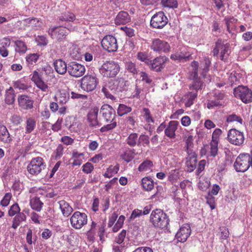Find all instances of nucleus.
Masks as SVG:
<instances>
[{"label": "nucleus", "instance_id": "28", "mask_svg": "<svg viewBox=\"0 0 252 252\" xmlns=\"http://www.w3.org/2000/svg\"><path fill=\"white\" fill-rule=\"evenodd\" d=\"M24 25L32 29L37 30L42 26V23L37 18H28L23 20Z\"/></svg>", "mask_w": 252, "mask_h": 252}, {"label": "nucleus", "instance_id": "14", "mask_svg": "<svg viewBox=\"0 0 252 252\" xmlns=\"http://www.w3.org/2000/svg\"><path fill=\"white\" fill-rule=\"evenodd\" d=\"M168 58L164 56H160L153 60H150L148 66L151 70L159 72L165 67V64Z\"/></svg>", "mask_w": 252, "mask_h": 252}, {"label": "nucleus", "instance_id": "47", "mask_svg": "<svg viewBox=\"0 0 252 252\" xmlns=\"http://www.w3.org/2000/svg\"><path fill=\"white\" fill-rule=\"evenodd\" d=\"M138 147H140L141 145L143 146H148L149 145V139L148 136L141 134L138 138Z\"/></svg>", "mask_w": 252, "mask_h": 252}, {"label": "nucleus", "instance_id": "58", "mask_svg": "<svg viewBox=\"0 0 252 252\" xmlns=\"http://www.w3.org/2000/svg\"><path fill=\"white\" fill-rule=\"evenodd\" d=\"M12 189L14 191L20 192L23 189V185L19 181H15L13 184Z\"/></svg>", "mask_w": 252, "mask_h": 252}, {"label": "nucleus", "instance_id": "34", "mask_svg": "<svg viewBox=\"0 0 252 252\" xmlns=\"http://www.w3.org/2000/svg\"><path fill=\"white\" fill-rule=\"evenodd\" d=\"M138 134L136 133H130L126 139V144L131 147L138 146Z\"/></svg>", "mask_w": 252, "mask_h": 252}, {"label": "nucleus", "instance_id": "62", "mask_svg": "<svg viewBox=\"0 0 252 252\" xmlns=\"http://www.w3.org/2000/svg\"><path fill=\"white\" fill-rule=\"evenodd\" d=\"M126 235V231L123 230L119 234L118 237L116 238V242L117 243L121 244L124 241Z\"/></svg>", "mask_w": 252, "mask_h": 252}, {"label": "nucleus", "instance_id": "64", "mask_svg": "<svg viewBox=\"0 0 252 252\" xmlns=\"http://www.w3.org/2000/svg\"><path fill=\"white\" fill-rule=\"evenodd\" d=\"M179 177V172L177 170H172L168 176V179L170 181H174L177 180Z\"/></svg>", "mask_w": 252, "mask_h": 252}, {"label": "nucleus", "instance_id": "41", "mask_svg": "<svg viewBox=\"0 0 252 252\" xmlns=\"http://www.w3.org/2000/svg\"><path fill=\"white\" fill-rule=\"evenodd\" d=\"M119 170V167L115 166H110L106 170L105 173L104 174V176L110 178L113 176L115 174L117 173Z\"/></svg>", "mask_w": 252, "mask_h": 252}, {"label": "nucleus", "instance_id": "25", "mask_svg": "<svg viewBox=\"0 0 252 252\" xmlns=\"http://www.w3.org/2000/svg\"><path fill=\"white\" fill-rule=\"evenodd\" d=\"M54 64L56 71L60 74H64L68 71V65L62 59L57 60Z\"/></svg>", "mask_w": 252, "mask_h": 252}, {"label": "nucleus", "instance_id": "2", "mask_svg": "<svg viewBox=\"0 0 252 252\" xmlns=\"http://www.w3.org/2000/svg\"><path fill=\"white\" fill-rule=\"evenodd\" d=\"M100 114L105 122L109 123L101 127L100 132H107L116 127L117 122L115 119V111L111 106L107 104H103L100 108Z\"/></svg>", "mask_w": 252, "mask_h": 252}, {"label": "nucleus", "instance_id": "40", "mask_svg": "<svg viewBox=\"0 0 252 252\" xmlns=\"http://www.w3.org/2000/svg\"><path fill=\"white\" fill-rule=\"evenodd\" d=\"M132 109L130 107H128L125 104H120L117 110V113L119 116H122L130 112Z\"/></svg>", "mask_w": 252, "mask_h": 252}, {"label": "nucleus", "instance_id": "19", "mask_svg": "<svg viewBox=\"0 0 252 252\" xmlns=\"http://www.w3.org/2000/svg\"><path fill=\"white\" fill-rule=\"evenodd\" d=\"M191 230L189 224L183 225L176 234V239L178 241L184 243L186 242L190 234Z\"/></svg>", "mask_w": 252, "mask_h": 252}, {"label": "nucleus", "instance_id": "10", "mask_svg": "<svg viewBox=\"0 0 252 252\" xmlns=\"http://www.w3.org/2000/svg\"><path fill=\"white\" fill-rule=\"evenodd\" d=\"M168 23V19L162 11L156 13L151 18V26L156 29L163 28Z\"/></svg>", "mask_w": 252, "mask_h": 252}, {"label": "nucleus", "instance_id": "31", "mask_svg": "<svg viewBox=\"0 0 252 252\" xmlns=\"http://www.w3.org/2000/svg\"><path fill=\"white\" fill-rule=\"evenodd\" d=\"M197 96V93L191 92H189L185 95V104L186 107H189L193 103Z\"/></svg>", "mask_w": 252, "mask_h": 252}, {"label": "nucleus", "instance_id": "27", "mask_svg": "<svg viewBox=\"0 0 252 252\" xmlns=\"http://www.w3.org/2000/svg\"><path fill=\"white\" fill-rule=\"evenodd\" d=\"M217 45L220 48V58L222 61H225L229 55V44L228 43L223 44L221 40H218Z\"/></svg>", "mask_w": 252, "mask_h": 252}, {"label": "nucleus", "instance_id": "29", "mask_svg": "<svg viewBox=\"0 0 252 252\" xmlns=\"http://www.w3.org/2000/svg\"><path fill=\"white\" fill-rule=\"evenodd\" d=\"M11 140L12 138L6 126L0 124V141L5 143Z\"/></svg>", "mask_w": 252, "mask_h": 252}, {"label": "nucleus", "instance_id": "37", "mask_svg": "<svg viewBox=\"0 0 252 252\" xmlns=\"http://www.w3.org/2000/svg\"><path fill=\"white\" fill-rule=\"evenodd\" d=\"M36 121L32 118H29L26 121V133H31L35 128Z\"/></svg>", "mask_w": 252, "mask_h": 252}, {"label": "nucleus", "instance_id": "53", "mask_svg": "<svg viewBox=\"0 0 252 252\" xmlns=\"http://www.w3.org/2000/svg\"><path fill=\"white\" fill-rule=\"evenodd\" d=\"M222 105L221 102L219 100L216 99L215 97L214 99L210 100L207 103V107L209 109H212L214 107L219 106Z\"/></svg>", "mask_w": 252, "mask_h": 252}, {"label": "nucleus", "instance_id": "30", "mask_svg": "<svg viewBox=\"0 0 252 252\" xmlns=\"http://www.w3.org/2000/svg\"><path fill=\"white\" fill-rule=\"evenodd\" d=\"M60 208L62 210V212L64 217H68L73 212L72 208L69 204L63 200L58 202Z\"/></svg>", "mask_w": 252, "mask_h": 252}, {"label": "nucleus", "instance_id": "54", "mask_svg": "<svg viewBox=\"0 0 252 252\" xmlns=\"http://www.w3.org/2000/svg\"><path fill=\"white\" fill-rule=\"evenodd\" d=\"M144 113L143 116L147 123H153L154 120L151 116V113L149 109L147 108H144L143 109Z\"/></svg>", "mask_w": 252, "mask_h": 252}, {"label": "nucleus", "instance_id": "6", "mask_svg": "<svg viewBox=\"0 0 252 252\" xmlns=\"http://www.w3.org/2000/svg\"><path fill=\"white\" fill-rule=\"evenodd\" d=\"M98 83V80L94 74H87L81 79V88L86 92L94 90Z\"/></svg>", "mask_w": 252, "mask_h": 252}, {"label": "nucleus", "instance_id": "24", "mask_svg": "<svg viewBox=\"0 0 252 252\" xmlns=\"http://www.w3.org/2000/svg\"><path fill=\"white\" fill-rule=\"evenodd\" d=\"M191 58L190 54L186 52L184 49L171 55V59L179 61H187L189 60Z\"/></svg>", "mask_w": 252, "mask_h": 252}, {"label": "nucleus", "instance_id": "49", "mask_svg": "<svg viewBox=\"0 0 252 252\" xmlns=\"http://www.w3.org/2000/svg\"><path fill=\"white\" fill-rule=\"evenodd\" d=\"M161 3L163 6L169 8H176L178 5L176 0H162Z\"/></svg>", "mask_w": 252, "mask_h": 252}, {"label": "nucleus", "instance_id": "38", "mask_svg": "<svg viewBox=\"0 0 252 252\" xmlns=\"http://www.w3.org/2000/svg\"><path fill=\"white\" fill-rule=\"evenodd\" d=\"M134 149H128L126 150L123 154L121 155V158L125 161L129 162L132 160L134 158Z\"/></svg>", "mask_w": 252, "mask_h": 252}, {"label": "nucleus", "instance_id": "60", "mask_svg": "<svg viewBox=\"0 0 252 252\" xmlns=\"http://www.w3.org/2000/svg\"><path fill=\"white\" fill-rule=\"evenodd\" d=\"M137 58L141 61L145 62L146 64L148 65L150 60L148 59L147 55L145 53L143 52L138 53L137 54Z\"/></svg>", "mask_w": 252, "mask_h": 252}, {"label": "nucleus", "instance_id": "32", "mask_svg": "<svg viewBox=\"0 0 252 252\" xmlns=\"http://www.w3.org/2000/svg\"><path fill=\"white\" fill-rule=\"evenodd\" d=\"M30 205L31 208L37 212H40L43 205V203L40 200L39 198L34 197L30 200Z\"/></svg>", "mask_w": 252, "mask_h": 252}, {"label": "nucleus", "instance_id": "9", "mask_svg": "<svg viewBox=\"0 0 252 252\" xmlns=\"http://www.w3.org/2000/svg\"><path fill=\"white\" fill-rule=\"evenodd\" d=\"M76 20V17L72 13L67 12L62 14L58 17V22L62 27L64 26V28L67 29L69 31H74L75 27H73L70 22H73Z\"/></svg>", "mask_w": 252, "mask_h": 252}, {"label": "nucleus", "instance_id": "4", "mask_svg": "<svg viewBox=\"0 0 252 252\" xmlns=\"http://www.w3.org/2000/svg\"><path fill=\"white\" fill-rule=\"evenodd\" d=\"M120 70V67L118 63L114 61H107L103 63L99 68L100 73L106 78L115 77Z\"/></svg>", "mask_w": 252, "mask_h": 252}, {"label": "nucleus", "instance_id": "11", "mask_svg": "<svg viewBox=\"0 0 252 252\" xmlns=\"http://www.w3.org/2000/svg\"><path fill=\"white\" fill-rule=\"evenodd\" d=\"M86 71L85 66L76 62H72L68 64V73L74 77L82 76Z\"/></svg>", "mask_w": 252, "mask_h": 252}, {"label": "nucleus", "instance_id": "26", "mask_svg": "<svg viewBox=\"0 0 252 252\" xmlns=\"http://www.w3.org/2000/svg\"><path fill=\"white\" fill-rule=\"evenodd\" d=\"M69 98V92L64 90H60L55 96L56 101L61 104H64L67 102Z\"/></svg>", "mask_w": 252, "mask_h": 252}, {"label": "nucleus", "instance_id": "35", "mask_svg": "<svg viewBox=\"0 0 252 252\" xmlns=\"http://www.w3.org/2000/svg\"><path fill=\"white\" fill-rule=\"evenodd\" d=\"M211 62L208 58L205 57L201 62L200 68L202 70L201 75L205 77L206 73L208 71Z\"/></svg>", "mask_w": 252, "mask_h": 252}, {"label": "nucleus", "instance_id": "43", "mask_svg": "<svg viewBox=\"0 0 252 252\" xmlns=\"http://www.w3.org/2000/svg\"><path fill=\"white\" fill-rule=\"evenodd\" d=\"M226 122L227 123L237 122L241 125L243 124L242 119L235 114H232L227 116L226 117Z\"/></svg>", "mask_w": 252, "mask_h": 252}, {"label": "nucleus", "instance_id": "44", "mask_svg": "<svg viewBox=\"0 0 252 252\" xmlns=\"http://www.w3.org/2000/svg\"><path fill=\"white\" fill-rule=\"evenodd\" d=\"M39 57V55L37 53L29 54L26 58V61L29 64L33 65L36 63Z\"/></svg>", "mask_w": 252, "mask_h": 252}, {"label": "nucleus", "instance_id": "23", "mask_svg": "<svg viewBox=\"0 0 252 252\" xmlns=\"http://www.w3.org/2000/svg\"><path fill=\"white\" fill-rule=\"evenodd\" d=\"M130 21L128 13L126 11H120L115 18V23L117 25H125Z\"/></svg>", "mask_w": 252, "mask_h": 252}, {"label": "nucleus", "instance_id": "50", "mask_svg": "<svg viewBox=\"0 0 252 252\" xmlns=\"http://www.w3.org/2000/svg\"><path fill=\"white\" fill-rule=\"evenodd\" d=\"M140 76L142 81L149 85L152 83L153 81L152 79L151 78V76L146 72L143 71L140 72Z\"/></svg>", "mask_w": 252, "mask_h": 252}, {"label": "nucleus", "instance_id": "55", "mask_svg": "<svg viewBox=\"0 0 252 252\" xmlns=\"http://www.w3.org/2000/svg\"><path fill=\"white\" fill-rule=\"evenodd\" d=\"M220 237L222 239H226L229 235V232L227 228L225 226H221L220 227Z\"/></svg>", "mask_w": 252, "mask_h": 252}, {"label": "nucleus", "instance_id": "51", "mask_svg": "<svg viewBox=\"0 0 252 252\" xmlns=\"http://www.w3.org/2000/svg\"><path fill=\"white\" fill-rule=\"evenodd\" d=\"M12 195L10 193H6L2 199L1 200L0 204L3 207H6L9 204L10 201L11 199Z\"/></svg>", "mask_w": 252, "mask_h": 252}, {"label": "nucleus", "instance_id": "5", "mask_svg": "<svg viewBox=\"0 0 252 252\" xmlns=\"http://www.w3.org/2000/svg\"><path fill=\"white\" fill-rule=\"evenodd\" d=\"M234 96L245 103L252 102V91L248 87L240 85L233 90Z\"/></svg>", "mask_w": 252, "mask_h": 252}, {"label": "nucleus", "instance_id": "63", "mask_svg": "<svg viewBox=\"0 0 252 252\" xmlns=\"http://www.w3.org/2000/svg\"><path fill=\"white\" fill-rule=\"evenodd\" d=\"M36 41L40 45L45 46L48 43V40L46 37L43 35L38 36L36 38Z\"/></svg>", "mask_w": 252, "mask_h": 252}, {"label": "nucleus", "instance_id": "15", "mask_svg": "<svg viewBox=\"0 0 252 252\" xmlns=\"http://www.w3.org/2000/svg\"><path fill=\"white\" fill-rule=\"evenodd\" d=\"M151 48L155 52L158 53H166L169 52L170 49V46L167 42L158 38L153 40Z\"/></svg>", "mask_w": 252, "mask_h": 252}, {"label": "nucleus", "instance_id": "17", "mask_svg": "<svg viewBox=\"0 0 252 252\" xmlns=\"http://www.w3.org/2000/svg\"><path fill=\"white\" fill-rule=\"evenodd\" d=\"M64 26L56 27L50 28L48 30V33L53 39H56L59 41H61L64 39L66 35L67 32Z\"/></svg>", "mask_w": 252, "mask_h": 252}, {"label": "nucleus", "instance_id": "1", "mask_svg": "<svg viewBox=\"0 0 252 252\" xmlns=\"http://www.w3.org/2000/svg\"><path fill=\"white\" fill-rule=\"evenodd\" d=\"M127 81L123 77H118L111 80L102 88V92L105 96L111 99H113L114 96L112 93L122 92L127 90Z\"/></svg>", "mask_w": 252, "mask_h": 252}, {"label": "nucleus", "instance_id": "48", "mask_svg": "<svg viewBox=\"0 0 252 252\" xmlns=\"http://www.w3.org/2000/svg\"><path fill=\"white\" fill-rule=\"evenodd\" d=\"M210 154L213 157H215L218 154V141L212 140L210 143Z\"/></svg>", "mask_w": 252, "mask_h": 252}, {"label": "nucleus", "instance_id": "20", "mask_svg": "<svg viewBox=\"0 0 252 252\" xmlns=\"http://www.w3.org/2000/svg\"><path fill=\"white\" fill-rule=\"evenodd\" d=\"M32 80L34 83L36 87L42 91L48 92L49 87L48 85L43 81L42 76L37 71H34L33 72Z\"/></svg>", "mask_w": 252, "mask_h": 252}, {"label": "nucleus", "instance_id": "42", "mask_svg": "<svg viewBox=\"0 0 252 252\" xmlns=\"http://www.w3.org/2000/svg\"><path fill=\"white\" fill-rule=\"evenodd\" d=\"M196 158L187 159L186 165L188 167V171L189 172L193 171L196 167Z\"/></svg>", "mask_w": 252, "mask_h": 252}, {"label": "nucleus", "instance_id": "8", "mask_svg": "<svg viewBox=\"0 0 252 252\" xmlns=\"http://www.w3.org/2000/svg\"><path fill=\"white\" fill-rule=\"evenodd\" d=\"M87 216L84 213L76 211L70 219L71 226L75 229H81L87 223Z\"/></svg>", "mask_w": 252, "mask_h": 252}, {"label": "nucleus", "instance_id": "21", "mask_svg": "<svg viewBox=\"0 0 252 252\" xmlns=\"http://www.w3.org/2000/svg\"><path fill=\"white\" fill-rule=\"evenodd\" d=\"M99 109L97 107H94L92 109L87 115V120L89 125L91 126H100L101 124L99 123L97 120V115Z\"/></svg>", "mask_w": 252, "mask_h": 252}, {"label": "nucleus", "instance_id": "3", "mask_svg": "<svg viewBox=\"0 0 252 252\" xmlns=\"http://www.w3.org/2000/svg\"><path fill=\"white\" fill-rule=\"evenodd\" d=\"M150 220L154 227L161 229L167 228L169 223V219L166 214L158 209L152 212Z\"/></svg>", "mask_w": 252, "mask_h": 252}, {"label": "nucleus", "instance_id": "39", "mask_svg": "<svg viewBox=\"0 0 252 252\" xmlns=\"http://www.w3.org/2000/svg\"><path fill=\"white\" fill-rule=\"evenodd\" d=\"M15 44L16 46L15 51L17 52L25 53L27 50V47L25 43L21 40L15 41Z\"/></svg>", "mask_w": 252, "mask_h": 252}, {"label": "nucleus", "instance_id": "56", "mask_svg": "<svg viewBox=\"0 0 252 252\" xmlns=\"http://www.w3.org/2000/svg\"><path fill=\"white\" fill-rule=\"evenodd\" d=\"M94 169V166L90 162H87L82 166V171L85 173H90Z\"/></svg>", "mask_w": 252, "mask_h": 252}, {"label": "nucleus", "instance_id": "13", "mask_svg": "<svg viewBox=\"0 0 252 252\" xmlns=\"http://www.w3.org/2000/svg\"><path fill=\"white\" fill-rule=\"evenodd\" d=\"M227 138L230 143L238 146L242 145L244 141L243 133L234 128L229 130Z\"/></svg>", "mask_w": 252, "mask_h": 252}, {"label": "nucleus", "instance_id": "57", "mask_svg": "<svg viewBox=\"0 0 252 252\" xmlns=\"http://www.w3.org/2000/svg\"><path fill=\"white\" fill-rule=\"evenodd\" d=\"M13 220L21 223L22 221L26 220V216L24 213L20 212V211L19 213L15 215Z\"/></svg>", "mask_w": 252, "mask_h": 252}, {"label": "nucleus", "instance_id": "33", "mask_svg": "<svg viewBox=\"0 0 252 252\" xmlns=\"http://www.w3.org/2000/svg\"><path fill=\"white\" fill-rule=\"evenodd\" d=\"M15 92L12 87L6 90L5 94V102L7 104H12L15 101Z\"/></svg>", "mask_w": 252, "mask_h": 252}, {"label": "nucleus", "instance_id": "7", "mask_svg": "<svg viewBox=\"0 0 252 252\" xmlns=\"http://www.w3.org/2000/svg\"><path fill=\"white\" fill-rule=\"evenodd\" d=\"M45 166L43 159L38 157L32 158L27 166V170L31 174L37 175L45 169Z\"/></svg>", "mask_w": 252, "mask_h": 252}, {"label": "nucleus", "instance_id": "52", "mask_svg": "<svg viewBox=\"0 0 252 252\" xmlns=\"http://www.w3.org/2000/svg\"><path fill=\"white\" fill-rule=\"evenodd\" d=\"M126 69L133 74H136L137 73V70L136 68L135 64L131 62H128L126 63Z\"/></svg>", "mask_w": 252, "mask_h": 252}, {"label": "nucleus", "instance_id": "36", "mask_svg": "<svg viewBox=\"0 0 252 252\" xmlns=\"http://www.w3.org/2000/svg\"><path fill=\"white\" fill-rule=\"evenodd\" d=\"M142 185L143 189L147 191H151L154 188L153 181L151 178L148 177L142 179Z\"/></svg>", "mask_w": 252, "mask_h": 252}, {"label": "nucleus", "instance_id": "16", "mask_svg": "<svg viewBox=\"0 0 252 252\" xmlns=\"http://www.w3.org/2000/svg\"><path fill=\"white\" fill-rule=\"evenodd\" d=\"M192 68V75L193 76V84L190 87V89L194 90L197 93V90L201 89L203 83L198 78V63L197 62L193 61L191 63Z\"/></svg>", "mask_w": 252, "mask_h": 252}, {"label": "nucleus", "instance_id": "46", "mask_svg": "<svg viewBox=\"0 0 252 252\" xmlns=\"http://www.w3.org/2000/svg\"><path fill=\"white\" fill-rule=\"evenodd\" d=\"M21 209L17 203H14L11 205L8 210V214L10 217H13L17 214Z\"/></svg>", "mask_w": 252, "mask_h": 252}, {"label": "nucleus", "instance_id": "45", "mask_svg": "<svg viewBox=\"0 0 252 252\" xmlns=\"http://www.w3.org/2000/svg\"><path fill=\"white\" fill-rule=\"evenodd\" d=\"M153 166V163L151 160H147L143 161L140 164L138 167V170L140 172L147 171L150 169L151 167Z\"/></svg>", "mask_w": 252, "mask_h": 252}, {"label": "nucleus", "instance_id": "12", "mask_svg": "<svg viewBox=\"0 0 252 252\" xmlns=\"http://www.w3.org/2000/svg\"><path fill=\"white\" fill-rule=\"evenodd\" d=\"M101 45L104 50L109 52H115L118 49L116 38L110 35H107L102 39Z\"/></svg>", "mask_w": 252, "mask_h": 252}, {"label": "nucleus", "instance_id": "59", "mask_svg": "<svg viewBox=\"0 0 252 252\" xmlns=\"http://www.w3.org/2000/svg\"><path fill=\"white\" fill-rule=\"evenodd\" d=\"M207 200V203L209 205L211 209L212 210L215 208V197L212 196V195H210L209 193L208 195L206 197Z\"/></svg>", "mask_w": 252, "mask_h": 252}, {"label": "nucleus", "instance_id": "61", "mask_svg": "<svg viewBox=\"0 0 252 252\" xmlns=\"http://www.w3.org/2000/svg\"><path fill=\"white\" fill-rule=\"evenodd\" d=\"M63 147L62 145L60 144L57 147L56 150L55 158L56 159H59L63 155Z\"/></svg>", "mask_w": 252, "mask_h": 252}, {"label": "nucleus", "instance_id": "18", "mask_svg": "<svg viewBox=\"0 0 252 252\" xmlns=\"http://www.w3.org/2000/svg\"><path fill=\"white\" fill-rule=\"evenodd\" d=\"M19 106L21 109L28 110L33 108V100L26 94H21L18 96Z\"/></svg>", "mask_w": 252, "mask_h": 252}, {"label": "nucleus", "instance_id": "22", "mask_svg": "<svg viewBox=\"0 0 252 252\" xmlns=\"http://www.w3.org/2000/svg\"><path fill=\"white\" fill-rule=\"evenodd\" d=\"M179 122L176 121H170L167 127L165 129L164 133L166 136L170 138L175 137V131L177 129Z\"/></svg>", "mask_w": 252, "mask_h": 252}]
</instances>
